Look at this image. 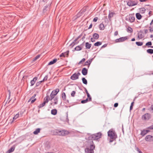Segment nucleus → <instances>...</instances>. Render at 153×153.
<instances>
[{
	"label": "nucleus",
	"mask_w": 153,
	"mask_h": 153,
	"mask_svg": "<svg viewBox=\"0 0 153 153\" xmlns=\"http://www.w3.org/2000/svg\"><path fill=\"white\" fill-rule=\"evenodd\" d=\"M91 46V44H89L88 42H86L85 43V47L87 49H90Z\"/></svg>",
	"instance_id": "25"
},
{
	"label": "nucleus",
	"mask_w": 153,
	"mask_h": 153,
	"mask_svg": "<svg viewBox=\"0 0 153 153\" xmlns=\"http://www.w3.org/2000/svg\"><path fill=\"white\" fill-rule=\"evenodd\" d=\"M53 133L55 135L65 136L69 134L70 132L65 129H56Z\"/></svg>",
	"instance_id": "1"
},
{
	"label": "nucleus",
	"mask_w": 153,
	"mask_h": 153,
	"mask_svg": "<svg viewBox=\"0 0 153 153\" xmlns=\"http://www.w3.org/2000/svg\"><path fill=\"white\" fill-rule=\"evenodd\" d=\"M98 18L97 17H95V18H94V19H93V22H96L97 21V20H98Z\"/></svg>",
	"instance_id": "53"
},
{
	"label": "nucleus",
	"mask_w": 153,
	"mask_h": 153,
	"mask_svg": "<svg viewBox=\"0 0 153 153\" xmlns=\"http://www.w3.org/2000/svg\"><path fill=\"white\" fill-rule=\"evenodd\" d=\"M149 28H150L149 31L151 32H153V29L151 27H149Z\"/></svg>",
	"instance_id": "55"
},
{
	"label": "nucleus",
	"mask_w": 153,
	"mask_h": 153,
	"mask_svg": "<svg viewBox=\"0 0 153 153\" xmlns=\"http://www.w3.org/2000/svg\"><path fill=\"white\" fill-rule=\"evenodd\" d=\"M94 58H92V59H90L86 61L85 63L84 66L88 65V67H89Z\"/></svg>",
	"instance_id": "14"
},
{
	"label": "nucleus",
	"mask_w": 153,
	"mask_h": 153,
	"mask_svg": "<svg viewBox=\"0 0 153 153\" xmlns=\"http://www.w3.org/2000/svg\"><path fill=\"white\" fill-rule=\"evenodd\" d=\"M107 46V44H105L102 46L101 48H105V47H106Z\"/></svg>",
	"instance_id": "59"
},
{
	"label": "nucleus",
	"mask_w": 153,
	"mask_h": 153,
	"mask_svg": "<svg viewBox=\"0 0 153 153\" xmlns=\"http://www.w3.org/2000/svg\"><path fill=\"white\" fill-rule=\"evenodd\" d=\"M108 135L110 138V142H113L117 138L116 133L112 129H111L108 132Z\"/></svg>",
	"instance_id": "2"
},
{
	"label": "nucleus",
	"mask_w": 153,
	"mask_h": 153,
	"mask_svg": "<svg viewBox=\"0 0 153 153\" xmlns=\"http://www.w3.org/2000/svg\"><path fill=\"white\" fill-rule=\"evenodd\" d=\"M136 16L137 19L138 20L141 19L142 16L139 13H137L136 14Z\"/></svg>",
	"instance_id": "22"
},
{
	"label": "nucleus",
	"mask_w": 153,
	"mask_h": 153,
	"mask_svg": "<svg viewBox=\"0 0 153 153\" xmlns=\"http://www.w3.org/2000/svg\"><path fill=\"white\" fill-rule=\"evenodd\" d=\"M92 24H91L89 25L88 29H89L91 28L92 27Z\"/></svg>",
	"instance_id": "61"
},
{
	"label": "nucleus",
	"mask_w": 153,
	"mask_h": 153,
	"mask_svg": "<svg viewBox=\"0 0 153 153\" xmlns=\"http://www.w3.org/2000/svg\"><path fill=\"white\" fill-rule=\"evenodd\" d=\"M58 97L57 96H56L55 98L53 99L52 102H51L50 104L51 105H56L58 103Z\"/></svg>",
	"instance_id": "10"
},
{
	"label": "nucleus",
	"mask_w": 153,
	"mask_h": 153,
	"mask_svg": "<svg viewBox=\"0 0 153 153\" xmlns=\"http://www.w3.org/2000/svg\"><path fill=\"white\" fill-rule=\"evenodd\" d=\"M93 37L94 39H97L99 38V35L97 33H95L93 35Z\"/></svg>",
	"instance_id": "24"
},
{
	"label": "nucleus",
	"mask_w": 153,
	"mask_h": 153,
	"mask_svg": "<svg viewBox=\"0 0 153 153\" xmlns=\"http://www.w3.org/2000/svg\"><path fill=\"white\" fill-rule=\"evenodd\" d=\"M84 42H83L80 45H78L75 48V50L77 51L81 50L82 49V45H84Z\"/></svg>",
	"instance_id": "16"
},
{
	"label": "nucleus",
	"mask_w": 153,
	"mask_h": 153,
	"mask_svg": "<svg viewBox=\"0 0 153 153\" xmlns=\"http://www.w3.org/2000/svg\"><path fill=\"white\" fill-rule=\"evenodd\" d=\"M82 33L80 34L77 38H76L77 39H78L79 38L81 37L82 36Z\"/></svg>",
	"instance_id": "57"
},
{
	"label": "nucleus",
	"mask_w": 153,
	"mask_h": 153,
	"mask_svg": "<svg viewBox=\"0 0 153 153\" xmlns=\"http://www.w3.org/2000/svg\"><path fill=\"white\" fill-rule=\"evenodd\" d=\"M102 134L100 132H99L89 136L88 137V139L91 140L99 141V140L102 137Z\"/></svg>",
	"instance_id": "3"
},
{
	"label": "nucleus",
	"mask_w": 153,
	"mask_h": 153,
	"mask_svg": "<svg viewBox=\"0 0 153 153\" xmlns=\"http://www.w3.org/2000/svg\"><path fill=\"white\" fill-rule=\"evenodd\" d=\"M56 96L54 95V94H52V93H51V94L50 95V97H49L48 100H52L53 99V98H55L56 97Z\"/></svg>",
	"instance_id": "29"
},
{
	"label": "nucleus",
	"mask_w": 153,
	"mask_h": 153,
	"mask_svg": "<svg viewBox=\"0 0 153 153\" xmlns=\"http://www.w3.org/2000/svg\"><path fill=\"white\" fill-rule=\"evenodd\" d=\"M136 149L137 151L139 152V153H143L137 147Z\"/></svg>",
	"instance_id": "52"
},
{
	"label": "nucleus",
	"mask_w": 153,
	"mask_h": 153,
	"mask_svg": "<svg viewBox=\"0 0 153 153\" xmlns=\"http://www.w3.org/2000/svg\"><path fill=\"white\" fill-rule=\"evenodd\" d=\"M95 39L93 38H91V40L92 42H93L95 41Z\"/></svg>",
	"instance_id": "60"
},
{
	"label": "nucleus",
	"mask_w": 153,
	"mask_h": 153,
	"mask_svg": "<svg viewBox=\"0 0 153 153\" xmlns=\"http://www.w3.org/2000/svg\"><path fill=\"white\" fill-rule=\"evenodd\" d=\"M15 147L14 146L12 147L7 152L8 153H10L13 152L15 149Z\"/></svg>",
	"instance_id": "31"
},
{
	"label": "nucleus",
	"mask_w": 153,
	"mask_h": 153,
	"mask_svg": "<svg viewBox=\"0 0 153 153\" xmlns=\"http://www.w3.org/2000/svg\"><path fill=\"white\" fill-rule=\"evenodd\" d=\"M82 82L85 85H87V81L85 78L83 77L82 79Z\"/></svg>",
	"instance_id": "37"
},
{
	"label": "nucleus",
	"mask_w": 153,
	"mask_h": 153,
	"mask_svg": "<svg viewBox=\"0 0 153 153\" xmlns=\"http://www.w3.org/2000/svg\"><path fill=\"white\" fill-rule=\"evenodd\" d=\"M19 113H18L17 114H16L13 117V120H15L17 118L19 117Z\"/></svg>",
	"instance_id": "41"
},
{
	"label": "nucleus",
	"mask_w": 153,
	"mask_h": 153,
	"mask_svg": "<svg viewBox=\"0 0 153 153\" xmlns=\"http://www.w3.org/2000/svg\"><path fill=\"white\" fill-rule=\"evenodd\" d=\"M127 2V5L129 7L136 5L138 3V2L137 1H133L131 0H128Z\"/></svg>",
	"instance_id": "6"
},
{
	"label": "nucleus",
	"mask_w": 153,
	"mask_h": 153,
	"mask_svg": "<svg viewBox=\"0 0 153 153\" xmlns=\"http://www.w3.org/2000/svg\"><path fill=\"white\" fill-rule=\"evenodd\" d=\"M138 38L139 39H141L144 37V36L142 34L138 33Z\"/></svg>",
	"instance_id": "43"
},
{
	"label": "nucleus",
	"mask_w": 153,
	"mask_h": 153,
	"mask_svg": "<svg viewBox=\"0 0 153 153\" xmlns=\"http://www.w3.org/2000/svg\"><path fill=\"white\" fill-rule=\"evenodd\" d=\"M80 73L78 72L77 73H74L71 77L70 79L72 80H75L79 79V76L80 75Z\"/></svg>",
	"instance_id": "7"
},
{
	"label": "nucleus",
	"mask_w": 153,
	"mask_h": 153,
	"mask_svg": "<svg viewBox=\"0 0 153 153\" xmlns=\"http://www.w3.org/2000/svg\"><path fill=\"white\" fill-rule=\"evenodd\" d=\"M57 60L56 59H53L52 61H50L48 64V65H53L54 64V63H55L56 61H57Z\"/></svg>",
	"instance_id": "23"
},
{
	"label": "nucleus",
	"mask_w": 153,
	"mask_h": 153,
	"mask_svg": "<svg viewBox=\"0 0 153 153\" xmlns=\"http://www.w3.org/2000/svg\"><path fill=\"white\" fill-rule=\"evenodd\" d=\"M102 44V42H97L95 43L94 45L95 46H99L101 45Z\"/></svg>",
	"instance_id": "35"
},
{
	"label": "nucleus",
	"mask_w": 153,
	"mask_h": 153,
	"mask_svg": "<svg viewBox=\"0 0 153 153\" xmlns=\"http://www.w3.org/2000/svg\"><path fill=\"white\" fill-rule=\"evenodd\" d=\"M59 89L58 88H56L55 90H53L52 91L51 93L52 94H54L55 96H56L58 93L59 91Z\"/></svg>",
	"instance_id": "20"
},
{
	"label": "nucleus",
	"mask_w": 153,
	"mask_h": 153,
	"mask_svg": "<svg viewBox=\"0 0 153 153\" xmlns=\"http://www.w3.org/2000/svg\"><path fill=\"white\" fill-rule=\"evenodd\" d=\"M146 9L144 8H141L140 9V12L141 13H145Z\"/></svg>",
	"instance_id": "33"
},
{
	"label": "nucleus",
	"mask_w": 153,
	"mask_h": 153,
	"mask_svg": "<svg viewBox=\"0 0 153 153\" xmlns=\"http://www.w3.org/2000/svg\"><path fill=\"white\" fill-rule=\"evenodd\" d=\"M76 94V92L75 91H73L72 92L71 94V95L72 97H74L75 94Z\"/></svg>",
	"instance_id": "47"
},
{
	"label": "nucleus",
	"mask_w": 153,
	"mask_h": 153,
	"mask_svg": "<svg viewBox=\"0 0 153 153\" xmlns=\"http://www.w3.org/2000/svg\"><path fill=\"white\" fill-rule=\"evenodd\" d=\"M40 129L39 128H37L36 129V130L33 132L34 134L36 135L38 133L40 132Z\"/></svg>",
	"instance_id": "30"
},
{
	"label": "nucleus",
	"mask_w": 153,
	"mask_h": 153,
	"mask_svg": "<svg viewBox=\"0 0 153 153\" xmlns=\"http://www.w3.org/2000/svg\"><path fill=\"white\" fill-rule=\"evenodd\" d=\"M36 96V94H34L30 98V100H32L31 101V103H33L36 100V98H34Z\"/></svg>",
	"instance_id": "21"
},
{
	"label": "nucleus",
	"mask_w": 153,
	"mask_h": 153,
	"mask_svg": "<svg viewBox=\"0 0 153 153\" xmlns=\"http://www.w3.org/2000/svg\"><path fill=\"white\" fill-rule=\"evenodd\" d=\"M127 31L130 33H131L133 32V30L132 28L130 27H128L127 28Z\"/></svg>",
	"instance_id": "44"
},
{
	"label": "nucleus",
	"mask_w": 153,
	"mask_h": 153,
	"mask_svg": "<svg viewBox=\"0 0 153 153\" xmlns=\"http://www.w3.org/2000/svg\"><path fill=\"white\" fill-rule=\"evenodd\" d=\"M99 28L101 30H103L105 28L104 24L102 23L100 24L99 26Z\"/></svg>",
	"instance_id": "32"
},
{
	"label": "nucleus",
	"mask_w": 153,
	"mask_h": 153,
	"mask_svg": "<svg viewBox=\"0 0 153 153\" xmlns=\"http://www.w3.org/2000/svg\"><path fill=\"white\" fill-rule=\"evenodd\" d=\"M135 17L134 16V14H130L129 15V21L131 22H133L134 21Z\"/></svg>",
	"instance_id": "12"
},
{
	"label": "nucleus",
	"mask_w": 153,
	"mask_h": 153,
	"mask_svg": "<svg viewBox=\"0 0 153 153\" xmlns=\"http://www.w3.org/2000/svg\"><path fill=\"white\" fill-rule=\"evenodd\" d=\"M86 11V8H83L80 10V11L79 12V13L81 14H83L84 12H85Z\"/></svg>",
	"instance_id": "34"
},
{
	"label": "nucleus",
	"mask_w": 153,
	"mask_h": 153,
	"mask_svg": "<svg viewBox=\"0 0 153 153\" xmlns=\"http://www.w3.org/2000/svg\"><path fill=\"white\" fill-rule=\"evenodd\" d=\"M42 82V81L37 82H36V86L38 87L40 85V84Z\"/></svg>",
	"instance_id": "46"
},
{
	"label": "nucleus",
	"mask_w": 153,
	"mask_h": 153,
	"mask_svg": "<svg viewBox=\"0 0 153 153\" xmlns=\"http://www.w3.org/2000/svg\"><path fill=\"white\" fill-rule=\"evenodd\" d=\"M51 5V4H50L49 5L45 6L43 9V11L44 12H45V11L47 10H48V9H47V8H48V7H49V8H48L49 10H50V7Z\"/></svg>",
	"instance_id": "26"
},
{
	"label": "nucleus",
	"mask_w": 153,
	"mask_h": 153,
	"mask_svg": "<svg viewBox=\"0 0 153 153\" xmlns=\"http://www.w3.org/2000/svg\"><path fill=\"white\" fill-rule=\"evenodd\" d=\"M145 140L147 142H151L153 141V136L151 135H148L146 136Z\"/></svg>",
	"instance_id": "11"
},
{
	"label": "nucleus",
	"mask_w": 153,
	"mask_h": 153,
	"mask_svg": "<svg viewBox=\"0 0 153 153\" xmlns=\"http://www.w3.org/2000/svg\"><path fill=\"white\" fill-rule=\"evenodd\" d=\"M152 13V11H149V16H150L151 15V14Z\"/></svg>",
	"instance_id": "64"
},
{
	"label": "nucleus",
	"mask_w": 153,
	"mask_h": 153,
	"mask_svg": "<svg viewBox=\"0 0 153 153\" xmlns=\"http://www.w3.org/2000/svg\"><path fill=\"white\" fill-rule=\"evenodd\" d=\"M118 31H115L114 32V35L115 36H117V35H118Z\"/></svg>",
	"instance_id": "56"
},
{
	"label": "nucleus",
	"mask_w": 153,
	"mask_h": 153,
	"mask_svg": "<svg viewBox=\"0 0 153 153\" xmlns=\"http://www.w3.org/2000/svg\"><path fill=\"white\" fill-rule=\"evenodd\" d=\"M49 95H46V97H45L44 99V102L42 104H40L38 106V107L39 108H41L44 106L46 103H48L49 101Z\"/></svg>",
	"instance_id": "5"
},
{
	"label": "nucleus",
	"mask_w": 153,
	"mask_h": 153,
	"mask_svg": "<svg viewBox=\"0 0 153 153\" xmlns=\"http://www.w3.org/2000/svg\"><path fill=\"white\" fill-rule=\"evenodd\" d=\"M147 128L149 130H153V125Z\"/></svg>",
	"instance_id": "50"
},
{
	"label": "nucleus",
	"mask_w": 153,
	"mask_h": 153,
	"mask_svg": "<svg viewBox=\"0 0 153 153\" xmlns=\"http://www.w3.org/2000/svg\"><path fill=\"white\" fill-rule=\"evenodd\" d=\"M148 30H147V29L145 30L144 32L145 34H146V33H148Z\"/></svg>",
	"instance_id": "63"
},
{
	"label": "nucleus",
	"mask_w": 153,
	"mask_h": 153,
	"mask_svg": "<svg viewBox=\"0 0 153 153\" xmlns=\"http://www.w3.org/2000/svg\"><path fill=\"white\" fill-rule=\"evenodd\" d=\"M69 53V51H67L66 52L62 53L60 55L59 57H68V56Z\"/></svg>",
	"instance_id": "13"
},
{
	"label": "nucleus",
	"mask_w": 153,
	"mask_h": 153,
	"mask_svg": "<svg viewBox=\"0 0 153 153\" xmlns=\"http://www.w3.org/2000/svg\"><path fill=\"white\" fill-rule=\"evenodd\" d=\"M114 15H115V13L114 12H109L108 16V18L109 21L111 20V19L112 18Z\"/></svg>",
	"instance_id": "19"
},
{
	"label": "nucleus",
	"mask_w": 153,
	"mask_h": 153,
	"mask_svg": "<svg viewBox=\"0 0 153 153\" xmlns=\"http://www.w3.org/2000/svg\"><path fill=\"white\" fill-rule=\"evenodd\" d=\"M57 110L56 109H53L51 111V114L53 115H56L57 113Z\"/></svg>",
	"instance_id": "27"
},
{
	"label": "nucleus",
	"mask_w": 153,
	"mask_h": 153,
	"mask_svg": "<svg viewBox=\"0 0 153 153\" xmlns=\"http://www.w3.org/2000/svg\"><path fill=\"white\" fill-rule=\"evenodd\" d=\"M150 108L152 111V113H153V105H152L150 107Z\"/></svg>",
	"instance_id": "58"
},
{
	"label": "nucleus",
	"mask_w": 153,
	"mask_h": 153,
	"mask_svg": "<svg viewBox=\"0 0 153 153\" xmlns=\"http://www.w3.org/2000/svg\"><path fill=\"white\" fill-rule=\"evenodd\" d=\"M38 79L37 77H35L33 79L31 80L30 82V83L31 84L30 86H33L34 84L35 83L36 81Z\"/></svg>",
	"instance_id": "15"
},
{
	"label": "nucleus",
	"mask_w": 153,
	"mask_h": 153,
	"mask_svg": "<svg viewBox=\"0 0 153 153\" xmlns=\"http://www.w3.org/2000/svg\"><path fill=\"white\" fill-rule=\"evenodd\" d=\"M146 132V130H143L141 131L140 134L142 136H143L147 134Z\"/></svg>",
	"instance_id": "36"
},
{
	"label": "nucleus",
	"mask_w": 153,
	"mask_h": 153,
	"mask_svg": "<svg viewBox=\"0 0 153 153\" xmlns=\"http://www.w3.org/2000/svg\"><path fill=\"white\" fill-rule=\"evenodd\" d=\"M151 117L150 114L149 113H146L143 115L142 117V119L144 120H148Z\"/></svg>",
	"instance_id": "9"
},
{
	"label": "nucleus",
	"mask_w": 153,
	"mask_h": 153,
	"mask_svg": "<svg viewBox=\"0 0 153 153\" xmlns=\"http://www.w3.org/2000/svg\"><path fill=\"white\" fill-rule=\"evenodd\" d=\"M87 96L88 97V101H91L92 100V99L91 97L90 96L89 94V93L87 94Z\"/></svg>",
	"instance_id": "42"
},
{
	"label": "nucleus",
	"mask_w": 153,
	"mask_h": 153,
	"mask_svg": "<svg viewBox=\"0 0 153 153\" xmlns=\"http://www.w3.org/2000/svg\"><path fill=\"white\" fill-rule=\"evenodd\" d=\"M62 100L64 101L66 100V94H65V93L63 92L62 93Z\"/></svg>",
	"instance_id": "28"
},
{
	"label": "nucleus",
	"mask_w": 153,
	"mask_h": 153,
	"mask_svg": "<svg viewBox=\"0 0 153 153\" xmlns=\"http://www.w3.org/2000/svg\"><path fill=\"white\" fill-rule=\"evenodd\" d=\"M147 52L150 54H152L153 53V49H148L147 50Z\"/></svg>",
	"instance_id": "38"
},
{
	"label": "nucleus",
	"mask_w": 153,
	"mask_h": 153,
	"mask_svg": "<svg viewBox=\"0 0 153 153\" xmlns=\"http://www.w3.org/2000/svg\"><path fill=\"white\" fill-rule=\"evenodd\" d=\"M128 38V36L120 37L119 39H116L115 40V42L116 43L122 42L127 40Z\"/></svg>",
	"instance_id": "8"
},
{
	"label": "nucleus",
	"mask_w": 153,
	"mask_h": 153,
	"mask_svg": "<svg viewBox=\"0 0 153 153\" xmlns=\"http://www.w3.org/2000/svg\"><path fill=\"white\" fill-rule=\"evenodd\" d=\"M152 45V43L151 42H147L146 44V46H151Z\"/></svg>",
	"instance_id": "49"
},
{
	"label": "nucleus",
	"mask_w": 153,
	"mask_h": 153,
	"mask_svg": "<svg viewBox=\"0 0 153 153\" xmlns=\"http://www.w3.org/2000/svg\"><path fill=\"white\" fill-rule=\"evenodd\" d=\"M118 103H116L114 105V107H117L118 106Z\"/></svg>",
	"instance_id": "54"
},
{
	"label": "nucleus",
	"mask_w": 153,
	"mask_h": 153,
	"mask_svg": "<svg viewBox=\"0 0 153 153\" xmlns=\"http://www.w3.org/2000/svg\"><path fill=\"white\" fill-rule=\"evenodd\" d=\"M82 73L84 75H86L88 73L87 69L85 68H83L82 70Z\"/></svg>",
	"instance_id": "18"
},
{
	"label": "nucleus",
	"mask_w": 153,
	"mask_h": 153,
	"mask_svg": "<svg viewBox=\"0 0 153 153\" xmlns=\"http://www.w3.org/2000/svg\"><path fill=\"white\" fill-rule=\"evenodd\" d=\"M136 44L138 46H141L143 45V42H136Z\"/></svg>",
	"instance_id": "39"
},
{
	"label": "nucleus",
	"mask_w": 153,
	"mask_h": 153,
	"mask_svg": "<svg viewBox=\"0 0 153 153\" xmlns=\"http://www.w3.org/2000/svg\"><path fill=\"white\" fill-rule=\"evenodd\" d=\"M95 146L94 144H91L90 148L87 147L85 149V153H94V150L95 149Z\"/></svg>",
	"instance_id": "4"
},
{
	"label": "nucleus",
	"mask_w": 153,
	"mask_h": 153,
	"mask_svg": "<svg viewBox=\"0 0 153 153\" xmlns=\"http://www.w3.org/2000/svg\"><path fill=\"white\" fill-rule=\"evenodd\" d=\"M48 78V75H47L45 76V77H44L43 80H42V82L47 80Z\"/></svg>",
	"instance_id": "48"
},
{
	"label": "nucleus",
	"mask_w": 153,
	"mask_h": 153,
	"mask_svg": "<svg viewBox=\"0 0 153 153\" xmlns=\"http://www.w3.org/2000/svg\"><path fill=\"white\" fill-rule=\"evenodd\" d=\"M41 56H42V54L38 55L35 57H39Z\"/></svg>",
	"instance_id": "62"
},
{
	"label": "nucleus",
	"mask_w": 153,
	"mask_h": 153,
	"mask_svg": "<svg viewBox=\"0 0 153 153\" xmlns=\"http://www.w3.org/2000/svg\"><path fill=\"white\" fill-rule=\"evenodd\" d=\"M88 101V99L87 98L85 100L81 101V103H85L87 102Z\"/></svg>",
	"instance_id": "45"
},
{
	"label": "nucleus",
	"mask_w": 153,
	"mask_h": 153,
	"mask_svg": "<svg viewBox=\"0 0 153 153\" xmlns=\"http://www.w3.org/2000/svg\"><path fill=\"white\" fill-rule=\"evenodd\" d=\"M85 60L84 58H83L78 63L79 65L82 64Z\"/></svg>",
	"instance_id": "40"
},
{
	"label": "nucleus",
	"mask_w": 153,
	"mask_h": 153,
	"mask_svg": "<svg viewBox=\"0 0 153 153\" xmlns=\"http://www.w3.org/2000/svg\"><path fill=\"white\" fill-rule=\"evenodd\" d=\"M28 77V75H25L23 76L22 78V79H27V78Z\"/></svg>",
	"instance_id": "51"
},
{
	"label": "nucleus",
	"mask_w": 153,
	"mask_h": 153,
	"mask_svg": "<svg viewBox=\"0 0 153 153\" xmlns=\"http://www.w3.org/2000/svg\"><path fill=\"white\" fill-rule=\"evenodd\" d=\"M77 38H76L70 45V46H71L72 47L74 46L76 44H77L79 42L77 41Z\"/></svg>",
	"instance_id": "17"
}]
</instances>
